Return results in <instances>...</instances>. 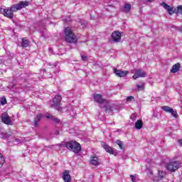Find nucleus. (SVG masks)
Segmentation results:
<instances>
[{"label": "nucleus", "instance_id": "obj_30", "mask_svg": "<svg viewBox=\"0 0 182 182\" xmlns=\"http://www.w3.org/2000/svg\"><path fill=\"white\" fill-rule=\"evenodd\" d=\"M136 176H137V175H134V176L131 175V176H130L131 180H132V182H137V180L136 179Z\"/></svg>", "mask_w": 182, "mask_h": 182}, {"label": "nucleus", "instance_id": "obj_14", "mask_svg": "<svg viewBox=\"0 0 182 182\" xmlns=\"http://www.w3.org/2000/svg\"><path fill=\"white\" fill-rule=\"evenodd\" d=\"M161 6H163V8H164V9H167L169 15H173V14H174V11H173V8L171 6H170L168 4H166V3H162Z\"/></svg>", "mask_w": 182, "mask_h": 182}, {"label": "nucleus", "instance_id": "obj_32", "mask_svg": "<svg viewBox=\"0 0 182 182\" xmlns=\"http://www.w3.org/2000/svg\"><path fill=\"white\" fill-rule=\"evenodd\" d=\"M148 174H149L150 177L153 176V171L151 169L148 170Z\"/></svg>", "mask_w": 182, "mask_h": 182}, {"label": "nucleus", "instance_id": "obj_5", "mask_svg": "<svg viewBox=\"0 0 182 182\" xmlns=\"http://www.w3.org/2000/svg\"><path fill=\"white\" fill-rule=\"evenodd\" d=\"M166 168L168 170V171H171L173 173L180 168V163H178L177 161H170L166 165Z\"/></svg>", "mask_w": 182, "mask_h": 182}, {"label": "nucleus", "instance_id": "obj_9", "mask_svg": "<svg viewBox=\"0 0 182 182\" xmlns=\"http://www.w3.org/2000/svg\"><path fill=\"white\" fill-rule=\"evenodd\" d=\"M1 122L4 123V124H9L12 126V119L9 117V115L6 112H4L1 116Z\"/></svg>", "mask_w": 182, "mask_h": 182}, {"label": "nucleus", "instance_id": "obj_36", "mask_svg": "<svg viewBox=\"0 0 182 182\" xmlns=\"http://www.w3.org/2000/svg\"><path fill=\"white\" fill-rule=\"evenodd\" d=\"M57 146H58V147H63V144H57Z\"/></svg>", "mask_w": 182, "mask_h": 182}, {"label": "nucleus", "instance_id": "obj_25", "mask_svg": "<svg viewBox=\"0 0 182 182\" xmlns=\"http://www.w3.org/2000/svg\"><path fill=\"white\" fill-rule=\"evenodd\" d=\"M137 90H143L144 89V82L141 83V85H136Z\"/></svg>", "mask_w": 182, "mask_h": 182}, {"label": "nucleus", "instance_id": "obj_1", "mask_svg": "<svg viewBox=\"0 0 182 182\" xmlns=\"http://www.w3.org/2000/svg\"><path fill=\"white\" fill-rule=\"evenodd\" d=\"M93 97L96 103H99V105H105V109L108 113H112V112H113V107L111 106L110 103L107 102L106 99L103 98L102 95L94 94Z\"/></svg>", "mask_w": 182, "mask_h": 182}, {"label": "nucleus", "instance_id": "obj_19", "mask_svg": "<svg viewBox=\"0 0 182 182\" xmlns=\"http://www.w3.org/2000/svg\"><path fill=\"white\" fill-rule=\"evenodd\" d=\"M22 48H28L29 46V41L26 38H23L21 42Z\"/></svg>", "mask_w": 182, "mask_h": 182}, {"label": "nucleus", "instance_id": "obj_28", "mask_svg": "<svg viewBox=\"0 0 182 182\" xmlns=\"http://www.w3.org/2000/svg\"><path fill=\"white\" fill-rule=\"evenodd\" d=\"M170 113H171V116H173V117H175V118L178 117V114H177V111H174L172 109V111Z\"/></svg>", "mask_w": 182, "mask_h": 182}, {"label": "nucleus", "instance_id": "obj_12", "mask_svg": "<svg viewBox=\"0 0 182 182\" xmlns=\"http://www.w3.org/2000/svg\"><path fill=\"white\" fill-rule=\"evenodd\" d=\"M112 39L114 42H120V39H122V33L119 31H114L112 34Z\"/></svg>", "mask_w": 182, "mask_h": 182}, {"label": "nucleus", "instance_id": "obj_20", "mask_svg": "<svg viewBox=\"0 0 182 182\" xmlns=\"http://www.w3.org/2000/svg\"><path fill=\"white\" fill-rule=\"evenodd\" d=\"M130 9H132V5H130L129 4H124V6L122 9V11L127 13L130 11Z\"/></svg>", "mask_w": 182, "mask_h": 182}, {"label": "nucleus", "instance_id": "obj_38", "mask_svg": "<svg viewBox=\"0 0 182 182\" xmlns=\"http://www.w3.org/2000/svg\"><path fill=\"white\" fill-rule=\"evenodd\" d=\"M148 2H153V0H146Z\"/></svg>", "mask_w": 182, "mask_h": 182}, {"label": "nucleus", "instance_id": "obj_34", "mask_svg": "<svg viewBox=\"0 0 182 182\" xmlns=\"http://www.w3.org/2000/svg\"><path fill=\"white\" fill-rule=\"evenodd\" d=\"M15 87V85L14 84H10L8 87L9 89H14V87Z\"/></svg>", "mask_w": 182, "mask_h": 182}, {"label": "nucleus", "instance_id": "obj_17", "mask_svg": "<svg viewBox=\"0 0 182 182\" xmlns=\"http://www.w3.org/2000/svg\"><path fill=\"white\" fill-rule=\"evenodd\" d=\"M180 70V63H176L173 65L172 69L171 70V73H177Z\"/></svg>", "mask_w": 182, "mask_h": 182}, {"label": "nucleus", "instance_id": "obj_10", "mask_svg": "<svg viewBox=\"0 0 182 182\" xmlns=\"http://www.w3.org/2000/svg\"><path fill=\"white\" fill-rule=\"evenodd\" d=\"M114 73L117 76V77H124L129 75V71L114 68Z\"/></svg>", "mask_w": 182, "mask_h": 182}, {"label": "nucleus", "instance_id": "obj_39", "mask_svg": "<svg viewBox=\"0 0 182 182\" xmlns=\"http://www.w3.org/2000/svg\"><path fill=\"white\" fill-rule=\"evenodd\" d=\"M1 63H2V60L0 59V65H1Z\"/></svg>", "mask_w": 182, "mask_h": 182}, {"label": "nucleus", "instance_id": "obj_7", "mask_svg": "<svg viewBox=\"0 0 182 182\" xmlns=\"http://www.w3.org/2000/svg\"><path fill=\"white\" fill-rule=\"evenodd\" d=\"M1 12L2 15L6 16V18H9V19H14V13L11 9V7L7 9H1Z\"/></svg>", "mask_w": 182, "mask_h": 182}, {"label": "nucleus", "instance_id": "obj_23", "mask_svg": "<svg viewBox=\"0 0 182 182\" xmlns=\"http://www.w3.org/2000/svg\"><path fill=\"white\" fill-rule=\"evenodd\" d=\"M161 109L164 112H166V113H171V112H173V108H171L168 106H162Z\"/></svg>", "mask_w": 182, "mask_h": 182}, {"label": "nucleus", "instance_id": "obj_4", "mask_svg": "<svg viewBox=\"0 0 182 182\" xmlns=\"http://www.w3.org/2000/svg\"><path fill=\"white\" fill-rule=\"evenodd\" d=\"M26 6H29V1H19L18 4L12 5L10 9L14 12H18V11H21V9L23 8H26Z\"/></svg>", "mask_w": 182, "mask_h": 182}, {"label": "nucleus", "instance_id": "obj_16", "mask_svg": "<svg viewBox=\"0 0 182 182\" xmlns=\"http://www.w3.org/2000/svg\"><path fill=\"white\" fill-rule=\"evenodd\" d=\"M46 117L47 119H50V120H53V122H55V123H59L60 122L59 119L55 117L53 115L49 113L46 114Z\"/></svg>", "mask_w": 182, "mask_h": 182}, {"label": "nucleus", "instance_id": "obj_22", "mask_svg": "<svg viewBox=\"0 0 182 182\" xmlns=\"http://www.w3.org/2000/svg\"><path fill=\"white\" fill-rule=\"evenodd\" d=\"M166 176V172L163 171H159L158 173V180H163Z\"/></svg>", "mask_w": 182, "mask_h": 182}, {"label": "nucleus", "instance_id": "obj_31", "mask_svg": "<svg viewBox=\"0 0 182 182\" xmlns=\"http://www.w3.org/2000/svg\"><path fill=\"white\" fill-rule=\"evenodd\" d=\"M134 97L133 96H129L127 97V102H132V100H134Z\"/></svg>", "mask_w": 182, "mask_h": 182}, {"label": "nucleus", "instance_id": "obj_6", "mask_svg": "<svg viewBox=\"0 0 182 182\" xmlns=\"http://www.w3.org/2000/svg\"><path fill=\"white\" fill-rule=\"evenodd\" d=\"M61 100L62 97H60V95H56L51 102V107H54V109H57V110H60L59 105H60Z\"/></svg>", "mask_w": 182, "mask_h": 182}, {"label": "nucleus", "instance_id": "obj_18", "mask_svg": "<svg viewBox=\"0 0 182 182\" xmlns=\"http://www.w3.org/2000/svg\"><path fill=\"white\" fill-rule=\"evenodd\" d=\"M42 114H38L37 116L34 118V126L38 127V124L39 122H41V119H42Z\"/></svg>", "mask_w": 182, "mask_h": 182}, {"label": "nucleus", "instance_id": "obj_35", "mask_svg": "<svg viewBox=\"0 0 182 182\" xmlns=\"http://www.w3.org/2000/svg\"><path fill=\"white\" fill-rule=\"evenodd\" d=\"M81 58H82V60H87V57L86 55H82Z\"/></svg>", "mask_w": 182, "mask_h": 182}, {"label": "nucleus", "instance_id": "obj_29", "mask_svg": "<svg viewBox=\"0 0 182 182\" xmlns=\"http://www.w3.org/2000/svg\"><path fill=\"white\" fill-rule=\"evenodd\" d=\"M177 12L178 14H180L181 15H182V6H178Z\"/></svg>", "mask_w": 182, "mask_h": 182}, {"label": "nucleus", "instance_id": "obj_37", "mask_svg": "<svg viewBox=\"0 0 182 182\" xmlns=\"http://www.w3.org/2000/svg\"><path fill=\"white\" fill-rule=\"evenodd\" d=\"M178 143H179V144H181L182 146V139H179Z\"/></svg>", "mask_w": 182, "mask_h": 182}, {"label": "nucleus", "instance_id": "obj_11", "mask_svg": "<svg viewBox=\"0 0 182 182\" xmlns=\"http://www.w3.org/2000/svg\"><path fill=\"white\" fill-rule=\"evenodd\" d=\"M63 179L64 182L72 181V177L70 176V171L69 170H65L63 173Z\"/></svg>", "mask_w": 182, "mask_h": 182}, {"label": "nucleus", "instance_id": "obj_13", "mask_svg": "<svg viewBox=\"0 0 182 182\" xmlns=\"http://www.w3.org/2000/svg\"><path fill=\"white\" fill-rule=\"evenodd\" d=\"M101 144L102 147L105 149L107 153H109V154H113V149H112L110 146L106 144L105 142H102Z\"/></svg>", "mask_w": 182, "mask_h": 182}, {"label": "nucleus", "instance_id": "obj_27", "mask_svg": "<svg viewBox=\"0 0 182 182\" xmlns=\"http://www.w3.org/2000/svg\"><path fill=\"white\" fill-rule=\"evenodd\" d=\"M116 143H117V144L119 145V149L121 150H123V142L122 141H120V140H117Z\"/></svg>", "mask_w": 182, "mask_h": 182}, {"label": "nucleus", "instance_id": "obj_3", "mask_svg": "<svg viewBox=\"0 0 182 182\" xmlns=\"http://www.w3.org/2000/svg\"><path fill=\"white\" fill-rule=\"evenodd\" d=\"M65 36L66 42H68L69 43H75V42H77V37L73 33V31H72V29H70V27L65 28Z\"/></svg>", "mask_w": 182, "mask_h": 182}, {"label": "nucleus", "instance_id": "obj_15", "mask_svg": "<svg viewBox=\"0 0 182 182\" xmlns=\"http://www.w3.org/2000/svg\"><path fill=\"white\" fill-rule=\"evenodd\" d=\"M90 161L92 166H100V161H99V158H97V156H91Z\"/></svg>", "mask_w": 182, "mask_h": 182}, {"label": "nucleus", "instance_id": "obj_33", "mask_svg": "<svg viewBox=\"0 0 182 182\" xmlns=\"http://www.w3.org/2000/svg\"><path fill=\"white\" fill-rule=\"evenodd\" d=\"M130 119H132V120H136V114H132L130 117Z\"/></svg>", "mask_w": 182, "mask_h": 182}, {"label": "nucleus", "instance_id": "obj_21", "mask_svg": "<svg viewBox=\"0 0 182 182\" xmlns=\"http://www.w3.org/2000/svg\"><path fill=\"white\" fill-rule=\"evenodd\" d=\"M143 127V122H141V120H137L135 123V128L137 130H140Z\"/></svg>", "mask_w": 182, "mask_h": 182}, {"label": "nucleus", "instance_id": "obj_26", "mask_svg": "<svg viewBox=\"0 0 182 182\" xmlns=\"http://www.w3.org/2000/svg\"><path fill=\"white\" fill-rule=\"evenodd\" d=\"M0 103L2 105V106L6 105V98L5 97H2L1 98Z\"/></svg>", "mask_w": 182, "mask_h": 182}, {"label": "nucleus", "instance_id": "obj_2", "mask_svg": "<svg viewBox=\"0 0 182 182\" xmlns=\"http://www.w3.org/2000/svg\"><path fill=\"white\" fill-rule=\"evenodd\" d=\"M65 146L66 149L75 154L80 153L82 151V146H80V144L77 143L76 141H70L66 142Z\"/></svg>", "mask_w": 182, "mask_h": 182}, {"label": "nucleus", "instance_id": "obj_8", "mask_svg": "<svg viewBox=\"0 0 182 182\" xmlns=\"http://www.w3.org/2000/svg\"><path fill=\"white\" fill-rule=\"evenodd\" d=\"M146 76H147L146 72L141 70V69H138L135 70L132 77L134 80H136V79H139V77H146Z\"/></svg>", "mask_w": 182, "mask_h": 182}, {"label": "nucleus", "instance_id": "obj_24", "mask_svg": "<svg viewBox=\"0 0 182 182\" xmlns=\"http://www.w3.org/2000/svg\"><path fill=\"white\" fill-rule=\"evenodd\" d=\"M4 164H5V157H4V155H2V154L0 153V168L1 167H2V166H4Z\"/></svg>", "mask_w": 182, "mask_h": 182}]
</instances>
